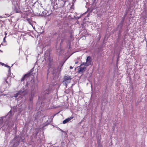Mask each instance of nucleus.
<instances>
[{
    "label": "nucleus",
    "instance_id": "obj_1",
    "mask_svg": "<svg viewBox=\"0 0 147 147\" xmlns=\"http://www.w3.org/2000/svg\"><path fill=\"white\" fill-rule=\"evenodd\" d=\"M45 59L46 61V63L47 64V68H48V71L51 68H53V60L50 55L46 56L45 57Z\"/></svg>",
    "mask_w": 147,
    "mask_h": 147
},
{
    "label": "nucleus",
    "instance_id": "obj_2",
    "mask_svg": "<svg viewBox=\"0 0 147 147\" xmlns=\"http://www.w3.org/2000/svg\"><path fill=\"white\" fill-rule=\"evenodd\" d=\"M66 1L63 0H58V5L60 7H63L65 5Z\"/></svg>",
    "mask_w": 147,
    "mask_h": 147
},
{
    "label": "nucleus",
    "instance_id": "obj_3",
    "mask_svg": "<svg viewBox=\"0 0 147 147\" xmlns=\"http://www.w3.org/2000/svg\"><path fill=\"white\" fill-rule=\"evenodd\" d=\"M18 136H15L14 138L13 139V141H16L14 143L13 146H14V145L16 144H17V145H18L20 143V140L18 139Z\"/></svg>",
    "mask_w": 147,
    "mask_h": 147
},
{
    "label": "nucleus",
    "instance_id": "obj_4",
    "mask_svg": "<svg viewBox=\"0 0 147 147\" xmlns=\"http://www.w3.org/2000/svg\"><path fill=\"white\" fill-rule=\"evenodd\" d=\"M86 69V67H81L78 69V72L79 73H81L84 72Z\"/></svg>",
    "mask_w": 147,
    "mask_h": 147
},
{
    "label": "nucleus",
    "instance_id": "obj_5",
    "mask_svg": "<svg viewBox=\"0 0 147 147\" xmlns=\"http://www.w3.org/2000/svg\"><path fill=\"white\" fill-rule=\"evenodd\" d=\"M91 62L92 59L91 57L90 56H88L86 60V63L88 66L91 65Z\"/></svg>",
    "mask_w": 147,
    "mask_h": 147
},
{
    "label": "nucleus",
    "instance_id": "obj_6",
    "mask_svg": "<svg viewBox=\"0 0 147 147\" xmlns=\"http://www.w3.org/2000/svg\"><path fill=\"white\" fill-rule=\"evenodd\" d=\"M73 117H69L66 119H65L63 121V123L64 124L67 123L69 121H70L71 120L73 119Z\"/></svg>",
    "mask_w": 147,
    "mask_h": 147
},
{
    "label": "nucleus",
    "instance_id": "obj_7",
    "mask_svg": "<svg viewBox=\"0 0 147 147\" xmlns=\"http://www.w3.org/2000/svg\"><path fill=\"white\" fill-rule=\"evenodd\" d=\"M30 76V74H25L22 78L21 79V81L22 82L24 81L25 80V78H27L28 77Z\"/></svg>",
    "mask_w": 147,
    "mask_h": 147
},
{
    "label": "nucleus",
    "instance_id": "obj_8",
    "mask_svg": "<svg viewBox=\"0 0 147 147\" xmlns=\"http://www.w3.org/2000/svg\"><path fill=\"white\" fill-rule=\"evenodd\" d=\"M71 79V77L67 75H65L64 77V81H66L68 80H70Z\"/></svg>",
    "mask_w": 147,
    "mask_h": 147
},
{
    "label": "nucleus",
    "instance_id": "obj_9",
    "mask_svg": "<svg viewBox=\"0 0 147 147\" xmlns=\"http://www.w3.org/2000/svg\"><path fill=\"white\" fill-rule=\"evenodd\" d=\"M5 38H6V36H5L4 37V38L3 39V42H2L1 43V44L2 45H6V43H5L6 41L5 40Z\"/></svg>",
    "mask_w": 147,
    "mask_h": 147
},
{
    "label": "nucleus",
    "instance_id": "obj_10",
    "mask_svg": "<svg viewBox=\"0 0 147 147\" xmlns=\"http://www.w3.org/2000/svg\"><path fill=\"white\" fill-rule=\"evenodd\" d=\"M82 65H85V66H88V65L87 64V63L86 62L85 63H84V62L82 63L80 65V66H82Z\"/></svg>",
    "mask_w": 147,
    "mask_h": 147
},
{
    "label": "nucleus",
    "instance_id": "obj_11",
    "mask_svg": "<svg viewBox=\"0 0 147 147\" xmlns=\"http://www.w3.org/2000/svg\"><path fill=\"white\" fill-rule=\"evenodd\" d=\"M27 20L30 24V25H32V23H31L32 21L30 19H29V18L27 19Z\"/></svg>",
    "mask_w": 147,
    "mask_h": 147
},
{
    "label": "nucleus",
    "instance_id": "obj_12",
    "mask_svg": "<svg viewBox=\"0 0 147 147\" xmlns=\"http://www.w3.org/2000/svg\"><path fill=\"white\" fill-rule=\"evenodd\" d=\"M4 66L6 67H7L9 68V71H10V67L8 65L6 64L4 65Z\"/></svg>",
    "mask_w": 147,
    "mask_h": 147
},
{
    "label": "nucleus",
    "instance_id": "obj_13",
    "mask_svg": "<svg viewBox=\"0 0 147 147\" xmlns=\"http://www.w3.org/2000/svg\"><path fill=\"white\" fill-rule=\"evenodd\" d=\"M4 80H5V81L7 83V84H8V85H9V86L10 85V84L9 83H8V81H7V80H6V79L5 78V79H4Z\"/></svg>",
    "mask_w": 147,
    "mask_h": 147
},
{
    "label": "nucleus",
    "instance_id": "obj_14",
    "mask_svg": "<svg viewBox=\"0 0 147 147\" xmlns=\"http://www.w3.org/2000/svg\"><path fill=\"white\" fill-rule=\"evenodd\" d=\"M0 65H1L2 66H3L5 64L3 63L0 62Z\"/></svg>",
    "mask_w": 147,
    "mask_h": 147
},
{
    "label": "nucleus",
    "instance_id": "obj_15",
    "mask_svg": "<svg viewBox=\"0 0 147 147\" xmlns=\"http://www.w3.org/2000/svg\"><path fill=\"white\" fill-rule=\"evenodd\" d=\"M7 33L6 32H5V36L7 35Z\"/></svg>",
    "mask_w": 147,
    "mask_h": 147
},
{
    "label": "nucleus",
    "instance_id": "obj_16",
    "mask_svg": "<svg viewBox=\"0 0 147 147\" xmlns=\"http://www.w3.org/2000/svg\"><path fill=\"white\" fill-rule=\"evenodd\" d=\"M78 61L76 62L75 63L76 64H78Z\"/></svg>",
    "mask_w": 147,
    "mask_h": 147
},
{
    "label": "nucleus",
    "instance_id": "obj_17",
    "mask_svg": "<svg viewBox=\"0 0 147 147\" xmlns=\"http://www.w3.org/2000/svg\"><path fill=\"white\" fill-rule=\"evenodd\" d=\"M69 68L70 69H72L73 68V67L71 66H70Z\"/></svg>",
    "mask_w": 147,
    "mask_h": 147
},
{
    "label": "nucleus",
    "instance_id": "obj_18",
    "mask_svg": "<svg viewBox=\"0 0 147 147\" xmlns=\"http://www.w3.org/2000/svg\"><path fill=\"white\" fill-rule=\"evenodd\" d=\"M32 69H31L30 70V73H31L32 72Z\"/></svg>",
    "mask_w": 147,
    "mask_h": 147
},
{
    "label": "nucleus",
    "instance_id": "obj_19",
    "mask_svg": "<svg viewBox=\"0 0 147 147\" xmlns=\"http://www.w3.org/2000/svg\"><path fill=\"white\" fill-rule=\"evenodd\" d=\"M72 6H73V5H72V6H71V8H72V7H72Z\"/></svg>",
    "mask_w": 147,
    "mask_h": 147
},
{
    "label": "nucleus",
    "instance_id": "obj_20",
    "mask_svg": "<svg viewBox=\"0 0 147 147\" xmlns=\"http://www.w3.org/2000/svg\"><path fill=\"white\" fill-rule=\"evenodd\" d=\"M17 96H18V95H17V96H15V97H17Z\"/></svg>",
    "mask_w": 147,
    "mask_h": 147
},
{
    "label": "nucleus",
    "instance_id": "obj_21",
    "mask_svg": "<svg viewBox=\"0 0 147 147\" xmlns=\"http://www.w3.org/2000/svg\"><path fill=\"white\" fill-rule=\"evenodd\" d=\"M30 100L31 101L32 100V99H30Z\"/></svg>",
    "mask_w": 147,
    "mask_h": 147
},
{
    "label": "nucleus",
    "instance_id": "obj_22",
    "mask_svg": "<svg viewBox=\"0 0 147 147\" xmlns=\"http://www.w3.org/2000/svg\"><path fill=\"white\" fill-rule=\"evenodd\" d=\"M16 147H16H14V146H13V147Z\"/></svg>",
    "mask_w": 147,
    "mask_h": 147
}]
</instances>
